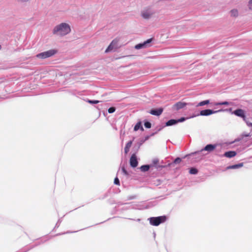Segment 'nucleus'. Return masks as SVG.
Instances as JSON below:
<instances>
[{
  "mask_svg": "<svg viewBox=\"0 0 252 252\" xmlns=\"http://www.w3.org/2000/svg\"><path fill=\"white\" fill-rule=\"evenodd\" d=\"M150 223L153 226H158L160 223L165 222L166 220L165 216H159L158 217H151L149 219Z\"/></svg>",
  "mask_w": 252,
  "mask_h": 252,
  "instance_id": "nucleus-2",
  "label": "nucleus"
},
{
  "mask_svg": "<svg viewBox=\"0 0 252 252\" xmlns=\"http://www.w3.org/2000/svg\"><path fill=\"white\" fill-rule=\"evenodd\" d=\"M182 159L180 158H177L174 161V163L175 164L179 163L181 162Z\"/></svg>",
  "mask_w": 252,
  "mask_h": 252,
  "instance_id": "nucleus-26",
  "label": "nucleus"
},
{
  "mask_svg": "<svg viewBox=\"0 0 252 252\" xmlns=\"http://www.w3.org/2000/svg\"><path fill=\"white\" fill-rule=\"evenodd\" d=\"M114 184L117 185H120V181L117 177H116L114 179Z\"/></svg>",
  "mask_w": 252,
  "mask_h": 252,
  "instance_id": "nucleus-28",
  "label": "nucleus"
},
{
  "mask_svg": "<svg viewBox=\"0 0 252 252\" xmlns=\"http://www.w3.org/2000/svg\"><path fill=\"white\" fill-rule=\"evenodd\" d=\"M233 114H234L237 116L242 118L244 121H246V116L245 114V111L243 109H236L233 112Z\"/></svg>",
  "mask_w": 252,
  "mask_h": 252,
  "instance_id": "nucleus-9",
  "label": "nucleus"
},
{
  "mask_svg": "<svg viewBox=\"0 0 252 252\" xmlns=\"http://www.w3.org/2000/svg\"><path fill=\"white\" fill-rule=\"evenodd\" d=\"M187 104L186 102L179 101L175 103L172 107V109L174 110H179L185 107Z\"/></svg>",
  "mask_w": 252,
  "mask_h": 252,
  "instance_id": "nucleus-6",
  "label": "nucleus"
},
{
  "mask_svg": "<svg viewBox=\"0 0 252 252\" xmlns=\"http://www.w3.org/2000/svg\"><path fill=\"white\" fill-rule=\"evenodd\" d=\"M210 103V101L209 100H206L202 101L200 102L197 105V106H201L204 105L208 104Z\"/></svg>",
  "mask_w": 252,
  "mask_h": 252,
  "instance_id": "nucleus-20",
  "label": "nucleus"
},
{
  "mask_svg": "<svg viewBox=\"0 0 252 252\" xmlns=\"http://www.w3.org/2000/svg\"><path fill=\"white\" fill-rule=\"evenodd\" d=\"M153 14L149 10H144L142 12V16L145 19H149Z\"/></svg>",
  "mask_w": 252,
  "mask_h": 252,
  "instance_id": "nucleus-12",
  "label": "nucleus"
},
{
  "mask_svg": "<svg viewBox=\"0 0 252 252\" xmlns=\"http://www.w3.org/2000/svg\"><path fill=\"white\" fill-rule=\"evenodd\" d=\"M122 169L123 172L124 173V174L125 175H128L127 171L126 170V169H125V168L124 167H123Z\"/></svg>",
  "mask_w": 252,
  "mask_h": 252,
  "instance_id": "nucleus-29",
  "label": "nucleus"
},
{
  "mask_svg": "<svg viewBox=\"0 0 252 252\" xmlns=\"http://www.w3.org/2000/svg\"><path fill=\"white\" fill-rule=\"evenodd\" d=\"M129 162L130 166L133 168L136 167L137 166L138 161L135 154H133L131 156Z\"/></svg>",
  "mask_w": 252,
  "mask_h": 252,
  "instance_id": "nucleus-8",
  "label": "nucleus"
},
{
  "mask_svg": "<svg viewBox=\"0 0 252 252\" xmlns=\"http://www.w3.org/2000/svg\"><path fill=\"white\" fill-rule=\"evenodd\" d=\"M163 112L162 108H159L158 109H152L150 111V113L152 115L155 116H159Z\"/></svg>",
  "mask_w": 252,
  "mask_h": 252,
  "instance_id": "nucleus-11",
  "label": "nucleus"
},
{
  "mask_svg": "<svg viewBox=\"0 0 252 252\" xmlns=\"http://www.w3.org/2000/svg\"><path fill=\"white\" fill-rule=\"evenodd\" d=\"M132 144V141H130L127 143L125 148V153L126 154H127L129 151L130 148L131 147Z\"/></svg>",
  "mask_w": 252,
  "mask_h": 252,
  "instance_id": "nucleus-15",
  "label": "nucleus"
},
{
  "mask_svg": "<svg viewBox=\"0 0 252 252\" xmlns=\"http://www.w3.org/2000/svg\"><path fill=\"white\" fill-rule=\"evenodd\" d=\"M247 124L249 126L252 127V123L251 122H247Z\"/></svg>",
  "mask_w": 252,
  "mask_h": 252,
  "instance_id": "nucleus-31",
  "label": "nucleus"
},
{
  "mask_svg": "<svg viewBox=\"0 0 252 252\" xmlns=\"http://www.w3.org/2000/svg\"><path fill=\"white\" fill-rule=\"evenodd\" d=\"M150 169V166L149 165H144L140 167V169L143 172L147 171Z\"/></svg>",
  "mask_w": 252,
  "mask_h": 252,
  "instance_id": "nucleus-19",
  "label": "nucleus"
},
{
  "mask_svg": "<svg viewBox=\"0 0 252 252\" xmlns=\"http://www.w3.org/2000/svg\"><path fill=\"white\" fill-rule=\"evenodd\" d=\"M248 6L250 9H252V0L249 1Z\"/></svg>",
  "mask_w": 252,
  "mask_h": 252,
  "instance_id": "nucleus-30",
  "label": "nucleus"
},
{
  "mask_svg": "<svg viewBox=\"0 0 252 252\" xmlns=\"http://www.w3.org/2000/svg\"><path fill=\"white\" fill-rule=\"evenodd\" d=\"M152 40V38L149 39L145 41L142 43H139L135 46V48L136 49H140L141 48H146L149 46V44H150Z\"/></svg>",
  "mask_w": 252,
  "mask_h": 252,
  "instance_id": "nucleus-5",
  "label": "nucleus"
},
{
  "mask_svg": "<svg viewBox=\"0 0 252 252\" xmlns=\"http://www.w3.org/2000/svg\"><path fill=\"white\" fill-rule=\"evenodd\" d=\"M70 31V26L67 24L62 23L54 28L53 32L61 35H64L69 33Z\"/></svg>",
  "mask_w": 252,
  "mask_h": 252,
  "instance_id": "nucleus-1",
  "label": "nucleus"
},
{
  "mask_svg": "<svg viewBox=\"0 0 252 252\" xmlns=\"http://www.w3.org/2000/svg\"><path fill=\"white\" fill-rule=\"evenodd\" d=\"M1 49V46L0 45V50Z\"/></svg>",
  "mask_w": 252,
  "mask_h": 252,
  "instance_id": "nucleus-34",
  "label": "nucleus"
},
{
  "mask_svg": "<svg viewBox=\"0 0 252 252\" xmlns=\"http://www.w3.org/2000/svg\"><path fill=\"white\" fill-rule=\"evenodd\" d=\"M177 122H178V121L176 120H175L173 119L170 120L166 123V125L167 126H172L173 125L176 124Z\"/></svg>",
  "mask_w": 252,
  "mask_h": 252,
  "instance_id": "nucleus-18",
  "label": "nucleus"
},
{
  "mask_svg": "<svg viewBox=\"0 0 252 252\" xmlns=\"http://www.w3.org/2000/svg\"><path fill=\"white\" fill-rule=\"evenodd\" d=\"M139 129H140L142 131L144 130V128L142 127V126H141V123L140 122L137 123L136 124V125L134 127V131H137Z\"/></svg>",
  "mask_w": 252,
  "mask_h": 252,
  "instance_id": "nucleus-16",
  "label": "nucleus"
},
{
  "mask_svg": "<svg viewBox=\"0 0 252 252\" xmlns=\"http://www.w3.org/2000/svg\"><path fill=\"white\" fill-rule=\"evenodd\" d=\"M229 103L227 101H224L222 102H219L216 104V105H229Z\"/></svg>",
  "mask_w": 252,
  "mask_h": 252,
  "instance_id": "nucleus-23",
  "label": "nucleus"
},
{
  "mask_svg": "<svg viewBox=\"0 0 252 252\" xmlns=\"http://www.w3.org/2000/svg\"><path fill=\"white\" fill-rule=\"evenodd\" d=\"M231 15L233 17H237L238 15V12L237 9H232L231 11Z\"/></svg>",
  "mask_w": 252,
  "mask_h": 252,
  "instance_id": "nucleus-21",
  "label": "nucleus"
},
{
  "mask_svg": "<svg viewBox=\"0 0 252 252\" xmlns=\"http://www.w3.org/2000/svg\"><path fill=\"white\" fill-rule=\"evenodd\" d=\"M244 136L245 137H248V136H250L251 135H250V134H246L244 135Z\"/></svg>",
  "mask_w": 252,
  "mask_h": 252,
  "instance_id": "nucleus-33",
  "label": "nucleus"
},
{
  "mask_svg": "<svg viewBox=\"0 0 252 252\" xmlns=\"http://www.w3.org/2000/svg\"><path fill=\"white\" fill-rule=\"evenodd\" d=\"M185 120V118H182L181 119L178 120L177 121L178 122H183Z\"/></svg>",
  "mask_w": 252,
  "mask_h": 252,
  "instance_id": "nucleus-32",
  "label": "nucleus"
},
{
  "mask_svg": "<svg viewBox=\"0 0 252 252\" xmlns=\"http://www.w3.org/2000/svg\"><path fill=\"white\" fill-rule=\"evenodd\" d=\"M243 166V163H239L238 164H235V165L229 166L227 167V169H236V168H238L242 167Z\"/></svg>",
  "mask_w": 252,
  "mask_h": 252,
  "instance_id": "nucleus-17",
  "label": "nucleus"
},
{
  "mask_svg": "<svg viewBox=\"0 0 252 252\" xmlns=\"http://www.w3.org/2000/svg\"><path fill=\"white\" fill-rule=\"evenodd\" d=\"M115 110H116V109L115 107H111L108 109V112L109 113H112L115 111Z\"/></svg>",
  "mask_w": 252,
  "mask_h": 252,
  "instance_id": "nucleus-24",
  "label": "nucleus"
},
{
  "mask_svg": "<svg viewBox=\"0 0 252 252\" xmlns=\"http://www.w3.org/2000/svg\"><path fill=\"white\" fill-rule=\"evenodd\" d=\"M88 102L90 104H96L98 103L99 102V101L89 100H88Z\"/></svg>",
  "mask_w": 252,
  "mask_h": 252,
  "instance_id": "nucleus-27",
  "label": "nucleus"
},
{
  "mask_svg": "<svg viewBox=\"0 0 252 252\" xmlns=\"http://www.w3.org/2000/svg\"><path fill=\"white\" fill-rule=\"evenodd\" d=\"M119 41V38H116L114 39L110 45L108 46L107 48L105 50V52L107 53L113 50L114 49H117L118 48V44Z\"/></svg>",
  "mask_w": 252,
  "mask_h": 252,
  "instance_id": "nucleus-4",
  "label": "nucleus"
},
{
  "mask_svg": "<svg viewBox=\"0 0 252 252\" xmlns=\"http://www.w3.org/2000/svg\"><path fill=\"white\" fill-rule=\"evenodd\" d=\"M145 126L147 128H150L151 127V124L149 122H146L144 123Z\"/></svg>",
  "mask_w": 252,
  "mask_h": 252,
  "instance_id": "nucleus-25",
  "label": "nucleus"
},
{
  "mask_svg": "<svg viewBox=\"0 0 252 252\" xmlns=\"http://www.w3.org/2000/svg\"><path fill=\"white\" fill-rule=\"evenodd\" d=\"M221 111V110L214 111L211 109H206L201 111L200 114L201 116H208Z\"/></svg>",
  "mask_w": 252,
  "mask_h": 252,
  "instance_id": "nucleus-10",
  "label": "nucleus"
},
{
  "mask_svg": "<svg viewBox=\"0 0 252 252\" xmlns=\"http://www.w3.org/2000/svg\"><path fill=\"white\" fill-rule=\"evenodd\" d=\"M158 163H159V159L157 158H154L152 160L153 165L156 166L157 168H158V167L162 168V167H165V166L158 165Z\"/></svg>",
  "mask_w": 252,
  "mask_h": 252,
  "instance_id": "nucleus-14",
  "label": "nucleus"
},
{
  "mask_svg": "<svg viewBox=\"0 0 252 252\" xmlns=\"http://www.w3.org/2000/svg\"><path fill=\"white\" fill-rule=\"evenodd\" d=\"M217 147H218V145H217V144H215V145L208 144V145H207L204 148V149H202L201 151H208V152H211L214 151L215 150H216L217 151H218V150L217 149Z\"/></svg>",
  "mask_w": 252,
  "mask_h": 252,
  "instance_id": "nucleus-7",
  "label": "nucleus"
},
{
  "mask_svg": "<svg viewBox=\"0 0 252 252\" xmlns=\"http://www.w3.org/2000/svg\"><path fill=\"white\" fill-rule=\"evenodd\" d=\"M198 171L197 169L195 168H191L189 170V173L191 174H196L197 173Z\"/></svg>",
  "mask_w": 252,
  "mask_h": 252,
  "instance_id": "nucleus-22",
  "label": "nucleus"
},
{
  "mask_svg": "<svg viewBox=\"0 0 252 252\" xmlns=\"http://www.w3.org/2000/svg\"><path fill=\"white\" fill-rule=\"evenodd\" d=\"M57 53L55 50H50L46 52L39 53L36 55V57L39 59H46L47 58L51 57Z\"/></svg>",
  "mask_w": 252,
  "mask_h": 252,
  "instance_id": "nucleus-3",
  "label": "nucleus"
},
{
  "mask_svg": "<svg viewBox=\"0 0 252 252\" xmlns=\"http://www.w3.org/2000/svg\"><path fill=\"white\" fill-rule=\"evenodd\" d=\"M236 152L235 151H228L224 153V156L227 158H231L235 157L236 155Z\"/></svg>",
  "mask_w": 252,
  "mask_h": 252,
  "instance_id": "nucleus-13",
  "label": "nucleus"
}]
</instances>
